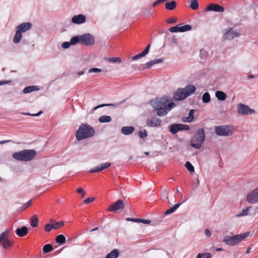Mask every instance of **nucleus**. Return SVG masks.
<instances>
[{"mask_svg": "<svg viewBox=\"0 0 258 258\" xmlns=\"http://www.w3.org/2000/svg\"><path fill=\"white\" fill-rule=\"evenodd\" d=\"M226 32L224 35L225 39L231 40L239 36V34L236 31H233L231 29H226Z\"/></svg>", "mask_w": 258, "mask_h": 258, "instance_id": "a211bd4d", "label": "nucleus"}, {"mask_svg": "<svg viewBox=\"0 0 258 258\" xmlns=\"http://www.w3.org/2000/svg\"><path fill=\"white\" fill-rule=\"evenodd\" d=\"M190 7L194 10H198L199 8V4L197 0H190Z\"/></svg>", "mask_w": 258, "mask_h": 258, "instance_id": "58836bf2", "label": "nucleus"}, {"mask_svg": "<svg viewBox=\"0 0 258 258\" xmlns=\"http://www.w3.org/2000/svg\"><path fill=\"white\" fill-rule=\"evenodd\" d=\"M211 256L209 253H199L196 258H211Z\"/></svg>", "mask_w": 258, "mask_h": 258, "instance_id": "c03bdc74", "label": "nucleus"}, {"mask_svg": "<svg viewBox=\"0 0 258 258\" xmlns=\"http://www.w3.org/2000/svg\"><path fill=\"white\" fill-rule=\"evenodd\" d=\"M80 39L81 43L86 46L92 45L95 42L94 37L89 33L81 35Z\"/></svg>", "mask_w": 258, "mask_h": 258, "instance_id": "6e6552de", "label": "nucleus"}, {"mask_svg": "<svg viewBox=\"0 0 258 258\" xmlns=\"http://www.w3.org/2000/svg\"><path fill=\"white\" fill-rule=\"evenodd\" d=\"M77 191L78 193L81 194V196H82V198L84 197L85 195V192L84 191V190H83V189L82 188H81V187L78 188L77 189Z\"/></svg>", "mask_w": 258, "mask_h": 258, "instance_id": "bf43d9fd", "label": "nucleus"}, {"mask_svg": "<svg viewBox=\"0 0 258 258\" xmlns=\"http://www.w3.org/2000/svg\"><path fill=\"white\" fill-rule=\"evenodd\" d=\"M150 44H149L146 47V48L141 52V53L142 54V55L144 56H145L147 54H148V53L149 52V49H150Z\"/></svg>", "mask_w": 258, "mask_h": 258, "instance_id": "4d7b16f0", "label": "nucleus"}, {"mask_svg": "<svg viewBox=\"0 0 258 258\" xmlns=\"http://www.w3.org/2000/svg\"><path fill=\"white\" fill-rule=\"evenodd\" d=\"M39 88L36 86H28L25 88L23 91L25 94L29 93L34 91H38Z\"/></svg>", "mask_w": 258, "mask_h": 258, "instance_id": "bb28decb", "label": "nucleus"}, {"mask_svg": "<svg viewBox=\"0 0 258 258\" xmlns=\"http://www.w3.org/2000/svg\"><path fill=\"white\" fill-rule=\"evenodd\" d=\"M111 116L108 115H102L99 118V121L101 123L109 122L111 121Z\"/></svg>", "mask_w": 258, "mask_h": 258, "instance_id": "c756f323", "label": "nucleus"}, {"mask_svg": "<svg viewBox=\"0 0 258 258\" xmlns=\"http://www.w3.org/2000/svg\"><path fill=\"white\" fill-rule=\"evenodd\" d=\"M94 200H95V198H87V199H85L84 201V203H85L86 204H89L90 203L93 202L94 201Z\"/></svg>", "mask_w": 258, "mask_h": 258, "instance_id": "680f3d73", "label": "nucleus"}, {"mask_svg": "<svg viewBox=\"0 0 258 258\" xmlns=\"http://www.w3.org/2000/svg\"><path fill=\"white\" fill-rule=\"evenodd\" d=\"M211 97L208 92H205L202 96V101L204 103H207L210 101Z\"/></svg>", "mask_w": 258, "mask_h": 258, "instance_id": "4c0bfd02", "label": "nucleus"}, {"mask_svg": "<svg viewBox=\"0 0 258 258\" xmlns=\"http://www.w3.org/2000/svg\"><path fill=\"white\" fill-rule=\"evenodd\" d=\"M163 61H164V59L162 58L152 60L150 61L147 62L146 63V68H145L149 69V68H151L154 64L162 62Z\"/></svg>", "mask_w": 258, "mask_h": 258, "instance_id": "aec40b11", "label": "nucleus"}, {"mask_svg": "<svg viewBox=\"0 0 258 258\" xmlns=\"http://www.w3.org/2000/svg\"><path fill=\"white\" fill-rule=\"evenodd\" d=\"M196 89V87L192 85H187L184 88L178 89L174 93L173 98L177 101L184 99L191 95Z\"/></svg>", "mask_w": 258, "mask_h": 258, "instance_id": "7ed1b4c3", "label": "nucleus"}, {"mask_svg": "<svg viewBox=\"0 0 258 258\" xmlns=\"http://www.w3.org/2000/svg\"><path fill=\"white\" fill-rule=\"evenodd\" d=\"M11 82V81H0V85H3Z\"/></svg>", "mask_w": 258, "mask_h": 258, "instance_id": "338daca9", "label": "nucleus"}, {"mask_svg": "<svg viewBox=\"0 0 258 258\" xmlns=\"http://www.w3.org/2000/svg\"><path fill=\"white\" fill-rule=\"evenodd\" d=\"M151 220L141 219V223H142L144 224H149L151 223Z\"/></svg>", "mask_w": 258, "mask_h": 258, "instance_id": "0e129e2a", "label": "nucleus"}, {"mask_svg": "<svg viewBox=\"0 0 258 258\" xmlns=\"http://www.w3.org/2000/svg\"><path fill=\"white\" fill-rule=\"evenodd\" d=\"M216 134L220 136H230L233 134V127L230 125H220L215 127Z\"/></svg>", "mask_w": 258, "mask_h": 258, "instance_id": "423d86ee", "label": "nucleus"}, {"mask_svg": "<svg viewBox=\"0 0 258 258\" xmlns=\"http://www.w3.org/2000/svg\"><path fill=\"white\" fill-rule=\"evenodd\" d=\"M124 203L121 200H118L116 202L111 205L107 210L110 212H116L118 210H122L124 207Z\"/></svg>", "mask_w": 258, "mask_h": 258, "instance_id": "9b49d317", "label": "nucleus"}, {"mask_svg": "<svg viewBox=\"0 0 258 258\" xmlns=\"http://www.w3.org/2000/svg\"><path fill=\"white\" fill-rule=\"evenodd\" d=\"M32 26V25L31 23L25 22L19 25L17 27L16 29L21 33H23L30 30Z\"/></svg>", "mask_w": 258, "mask_h": 258, "instance_id": "2eb2a0df", "label": "nucleus"}, {"mask_svg": "<svg viewBox=\"0 0 258 258\" xmlns=\"http://www.w3.org/2000/svg\"><path fill=\"white\" fill-rule=\"evenodd\" d=\"M205 233V235L208 237H209L211 236V233L209 229H206Z\"/></svg>", "mask_w": 258, "mask_h": 258, "instance_id": "69168bd1", "label": "nucleus"}, {"mask_svg": "<svg viewBox=\"0 0 258 258\" xmlns=\"http://www.w3.org/2000/svg\"><path fill=\"white\" fill-rule=\"evenodd\" d=\"M180 123H175L171 125L169 127L170 132L175 135L178 131H180Z\"/></svg>", "mask_w": 258, "mask_h": 258, "instance_id": "5701e85b", "label": "nucleus"}, {"mask_svg": "<svg viewBox=\"0 0 258 258\" xmlns=\"http://www.w3.org/2000/svg\"><path fill=\"white\" fill-rule=\"evenodd\" d=\"M106 59L108 62L111 63H120L122 61L121 58L119 57H109L107 58Z\"/></svg>", "mask_w": 258, "mask_h": 258, "instance_id": "e433bc0d", "label": "nucleus"}, {"mask_svg": "<svg viewBox=\"0 0 258 258\" xmlns=\"http://www.w3.org/2000/svg\"><path fill=\"white\" fill-rule=\"evenodd\" d=\"M72 45L71 42H64L62 43L61 46L65 49L68 48Z\"/></svg>", "mask_w": 258, "mask_h": 258, "instance_id": "864d4df0", "label": "nucleus"}, {"mask_svg": "<svg viewBox=\"0 0 258 258\" xmlns=\"http://www.w3.org/2000/svg\"><path fill=\"white\" fill-rule=\"evenodd\" d=\"M154 11L151 8H147L143 10V15L145 17H149L152 16Z\"/></svg>", "mask_w": 258, "mask_h": 258, "instance_id": "2f4dec72", "label": "nucleus"}, {"mask_svg": "<svg viewBox=\"0 0 258 258\" xmlns=\"http://www.w3.org/2000/svg\"><path fill=\"white\" fill-rule=\"evenodd\" d=\"M10 232L11 230L7 229L0 235V243L5 249L11 247L13 245V242L9 239Z\"/></svg>", "mask_w": 258, "mask_h": 258, "instance_id": "0eeeda50", "label": "nucleus"}, {"mask_svg": "<svg viewBox=\"0 0 258 258\" xmlns=\"http://www.w3.org/2000/svg\"><path fill=\"white\" fill-rule=\"evenodd\" d=\"M251 208V207H249L248 208H246V209H243L241 211V212H240V213H239L238 214H237L236 215V216L237 217H242V216H246L248 215V212L249 211V210Z\"/></svg>", "mask_w": 258, "mask_h": 258, "instance_id": "ea45409f", "label": "nucleus"}, {"mask_svg": "<svg viewBox=\"0 0 258 258\" xmlns=\"http://www.w3.org/2000/svg\"><path fill=\"white\" fill-rule=\"evenodd\" d=\"M86 21V17L82 14H79L73 16L72 18V22L76 24H81Z\"/></svg>", "mask_w": 258, "mask_h": 258, "instance_id": "4468645a", "label": "nucleus"}, {"mask_svg": "<svg viewBox=\"0 0 258 258\" xmlns=\"http://www.w3.org/2000/svg\"><path fill=\"white\" fill-rule=\"evenodd\" d=\"M180 127V131H182V130H186V131H187L189 129V127L188 125H186V124H180V125H179Z\"/></svg>", "mask_w": 258, "mask_h": 258, "instance_id": "13d9d810", "label": "nucleus"}, {"mask_svg": "<svg viewBox=\"0 0 258 258\" xmlns=\"http://www.w3.org/2000/svg\"><path fill=\"white\" fill-rule=\"evenodd\" d=\"M101 71H102L100 69L94 68H91V69H89L88 71V72H89V73H98L101 72Z\"/></svg>", "mask_w": 258, "mask_h": 258, "instance_id": "8fccbe9b", "label": "nucleus"}, {"mask_svg": "<svg viewBox=\"0 0 258 258\" xmlns=\"http://www.w3.org/2000/svg\"><path fill=\"white\" fill-rule=\"evenodd\" d=\"M185 166L186 168V169L190 172H195V168L192 166V165L190 163V162H189V161L186 162V163L185 164Z\"/></svg>", "mask_w": 258, "mask_h": 258, "instance_id": "a19ab883", "label": "nucleus"}, {"mask_svg": "<svg viewBox=\"0 0 258 258\" xmlns=\"http://www.w3.org/2000/svg\"><path fill=\"white\" fill-rule=\"evenodd\" d=\"M161 198L163 200H166L168 199V192L165 191L162 194Z\"/></svg>", "mask_w": 258, "mask_h": 258, "instance_id": "5fc2aeb1", "label": "nucleus"}, {"mask_svg": "<svg viewBox=\"0 0 258 258\" xmlns=\"http://www.w3.org/2000/svg\"><path fill=\"white\" fill-rule=\"evenodd\" d=\"M55 241L57 243L62 244L66 242V239L64 235L60 234L56 236Z\"/></svg>", "mask_w": 258, "mask_h": 258, "instance_id": "72a5a7b5", "label": "nucleus"}, {"mask_svg": "<svg viewBox=\"0 0 258 258\" xmlns=\"http://www.w3.org/2000/svg\"><path fill=\"white\" fill-rule=\"evenodd\" d=\"M38 225V218L37 215H33L31 218V226L32 227H36Z\"/></svg>", "mask_w": 258, "mask_h": 258, "instance_id": "7c9ffc66", "label": "nucleus"}, {"mask_svg": "<svg viewBox=\"0 0 258 258\" xmlns=\"http://www.w3.org/2000/svg\"><path fill=\"white\" fill-rule=\"evenodd\" d=\"M177 20V19L174 17H171L166 20V22L169 24H172L175 23Z\"/></svg>", "mask_w": 258, "mask_h": 258, "instance_id": "603ef678", "label": "nucleus"}, {"mask_svg": "<svg viewBox=\"0 0 258 258\" xmlns=\"http://www.w3.org/2000/svg\"><path fill=\"white\" fill-rule=\"evenodd\" d=\"M36 155V152L33 150H24L23 161H30L34 158Z\"/></svg>", "mask_w": 258, "mask_h": 258, "instance_id": "ddd939ff", "label": "nucleus"}, {"mask_svg": "<svg viewBox=\"0 0 258 258\" xmlns=\"http://www.w3.org/2000/svg\"><path fill=\"white\" fill-rule=\"evenodd\" d=\"M237 111L238 113L242 115L251 114L254 112V111L250 109L249 106L242 103L237 105Z\"/></svg>", "mask_w": 258, "mask_h": 258, "instance_id": "1a4fd4ad", "label": "nucleus"}, {"mask_svg": "<svg viewBox=\"0 0 258 258\" xmlns=\"http://www.w3.org/2000/svg\"><path fill=\"white\" fill-rule=\"evenodd\" d=\"M250 235V232H247L244 233L236 235L228 236L226 235L224 237L223 241L227 245L234 246L242 241Z\"/></svg>", "mask_w": 258, "mask_h": 258, "instance_id": "20e7f679", "label": "nucleus"}, {"mask_svg": "<svg viewBox=\"0 0 258 258\" xmlns=\"http://www.w3.org/2000/svg\"><path fill=\"white\" fill-rule=\"evenodd\" d=\"M111 165V163L109 162H106L101 164L100 166H96L94 167V168L91 169L89 170V172L90 173H95V172H98L102 170H103L109 167H110Z\"/></svg>", "mask_w": 258, "mask_h": 258, "instance_id": "dca6fc26", "label": "nucleus"}, {"mask_svg": "<svg viewBox=\"0 0 258 258\" xmlns=\"http://www.w3.org/2000/svg\"><path fill=\"white\" fill-rule=\"evenodd\" d=\"M16 233L19 236L23 237L28 233V229L26 226H23L21 228H17Z\"/></svg>", "mask_w": 258, "mask_h": 258, "instance_id": "6ab92c4d", "label": "nucleus"}, {"mask_svg": "<svg viewBox=\"0 0 258 258\" xmlns=\"http://www.w3.org/2000/svg\"><path fill=\"white\" fill-rule=\"evenodd\" d=\"M215 96L218 100L221 101H224L226 98V94L221 91H217L215 93Z\"/></svg>", "mask_w": 258, "mask_h": 258, "instance_id": "a878e982", "label": "nucleus"}, {"mask_svg": "<svg viewBox=\"0 0 258 258\" xmlns=\"http://www.w3.org/2000/svg\"><path fill=\"white\" fill-rule=\"evenodd\" d=\"M191 30V26L189 25L186 24L183 26H181L179 24V30L180 32H184Z\"/></svg>", "mask_w": 258, "mask_h": 258, "instance_id": "f704fd0d", "label": "nucleus"}, {"mask_svg": "<svg viewBox=\"0 0 258 258\" xmlns=\"http://www.w3.org/2000/svg\"><path fill=\"white\" fill-rule=\"evenodd\" d=\"M32 203V201L31 200H29V201H28L25 205H23V207H22V210H25L26 209H27L28 207H29L31 204Z\"/></svg>", "mask_w": 258, "mask_h": 258, "instance_id": "052dcab7", "label": "nucleus"}, {"mask_svg": "<svg viewBox=\"0 0 258 258\" xmlns=\"http://www.w3.org/2000/svg\"><path fill=\"white\" fill-rule=\"evenodd\" d=\"M52 229H53V224H47L45 226V230L47 232H49Z\"/></svg>", "mask_w": 258, "mask_h": 258, "instance_id": "09e8293b", "label": "nucleus"}, {"mask_svg": "<svg viewBox=\"0 0 258 258\" xmlns=\"http://www.w3.org/2000/svg\"><path fill=\"white\" fill-rule=\"evenodd\" d=\"M205 140V132L203 128H200L191 139L190 145L195 149H199Z\"/></svg>", "mask_w": 258, "mask_h": 258, "instance_id": "39448f33", "label": "nucleus"}, {"mask_svg": "<svg viewBox=\"0 0 258 258\" xmlns=\"http://www.w3.org/2000/svg\"><path fill=\"white\" fill-rule=\"evenodd\" d=\"M169 31L171 32H180L179 25L170 28Z\"/></svg>", "mask_w": 258, "mask_h": 258, "instance_id": "49530a36", "label": "nucleus"}, {"mask_svg": "<svg viewBox=\"0 0 258 258\" xmlns=\"http://www.w3.org/2000/svg\"><path fill=\"white\" fill-rule=\"evenodd\" d=\"M194 113H195V110L194 109H191L189 111L188 116L186 117H183L182 118V121L184 122H191L192 121V120L194 119Z\"/></svg>", "mask_w": 258, "mask_h": 258, "instance_id": "4be33fe9", "label": "nucleus"}, {"mask_svg": "<svg viewBox=\"0 0 258 258\" xmlns=\"http://www.w3.org/2000/svg\"><path fill=\"white\" fill-rule=\"evenodd\" d=\"M119 255V250L117 249H114L106 256V258H117Z\"/></svg>", "mask_w": 258, "mask_h": 258, "instance_id": "393cba45", "label": "nucleus"}, {"mask_svg": "<svg viewBox=\"0 0 258 258\" xmlns=\"http://www.w3.org/2000/svg\"><path fill=\"white\" fill-rule=\"evenodd\" d=\"M23 154L24 150L13 153L12 156L16 160L19 161H23Z\"/></svg>", "mask_w": 258, "mask_h": 258, "instance_id": "b1692460", "label": "nucleus"}, {"mask_svg": "<svg viewBox=\"0 0 258 258\" xmlns=\"http://www.w3.org/2000/svg\"><path fill=\"white\" fill-rule=\"evenodd\" d=\"M64 225V223L62 221H58L53 224V229H57L62 227Z\"/></svg>", "mask_w": 258, "mask_h": 258, "instance_id": "a18cd8bd", "label": "nucleus"}, {"mask_svg": "<svg viewBox=\"0 0 258 258\" xmlns=\"http://www.w3.org/2000/svg\"><path fill=\"white\" fill-rule=\"evenodd\" d=\"M200 55H201V56L203 57L204 58H206L207 57V56L208 55V52L204 50H201Z\"/></svg>", "mask_w": 258, "mask_h": 258, "instance_id": "6e6d98bb", "label": "nucleus"}, {"mask_svg": "<svg viewBox=\"0 0 258 258\" xmlns=\"http://www.w3.org/2000/svg\"><path fill=\"white\" fill-rule=\"evenodd\" d=\"M161 120L157 117H152L147 120L146 124L151 127H159L161 125Z\"/></svg>", "mask_w": 258, "mask_h": 258, "instance_id": "f8f14e48", "label": "nucleus"}, {"mask_svg": "<svg viewBox=\"0 0 258 258\" xmlns=\"http://www.w3.org/2000/svg\"><path fill=\"white\" fill-rule=\"evenodd\" d=\"M53 249L52 246L50 244H46L43 247V250L44 253H47L51 251Z\"/></svg>", "mask_w": 258, "mask_h": 258, "instance_id": "79ce46f5", "label": "nucleus"}, {"mask_svg": "<svg viewBox=\"0 0 258 258\" xmlns=\"http://www.w3.org/2000/svg\"><path fill=\"white\" fill-rule=\"evenodd\" d=\"M246 200L247 202L252 204L258 202V186L247 194Z\"/></svg>", "mask_w": 258, "mask_h": 258, "instance_id": "9d476101", "label": "nucleus"}, {"mask_svg": "<svg viewBox=\"0 0 258 258\" xmlns=\"http://www.w3.org/2000/svg\"><path fill=\"white\" fill-rule=\"evenodd\" d=\"M116 106V105L113 104H100V105H99L96 106L95 108H94L93 110H96L98 108H99L100 107H102L104 106Z\"/></svg>", "mask_w": 258, "mask_h": 258, "instance_id": "de8ad7c7", "label": "nucleus"}, {"mask_svg": "<svg viewBox=\"0 0 258 258\" xmlns=\"http://www.w3.org/2000/svg\"><path fill=\"white\" fill-rule=\"evenodd\" d=\"M135 128L133 126H123L121 128V133L125 135H128L133 133Z\"/></svg>", "mask_w": 258, "mask_h": 258, "instance_id": "412c9836", "label": "nucleus"}, {"mask_svg": "<svg viewBox=\"0 0 258 258\" xmlns=\"http://www.w3.org/2000/svg\"><path fill=\"white\" fill-rule=\"evenodd\" d=\"M176 7V3L175 1H171V2H167L165 4V8L169 11L174 10Z\"/></svg>", "mask_w": 258, "mask_h": 258, "instance_id": "cd10ccee", "label": "nucleus"}, {"mask_svg": "<svg viewBox=\"0 0 258 258\" xmlns=\"http://www.w3.org/2000/svg\"><path fill=\"white\" fill-rule=\"evenodd\" d=\"M81 35H77L74 37H73L70 40V42L72 45H76L78 43H81Z\"/></svg>", "mask_w": 258, "mask_h": 258, "instance_id": "c9c22d12", "label": "nucleus"}, {"mask_svg": "<svg viewBox=\"0 0 258 258\" xmlns=\"http://www.w3.org/2000/svg\"><path fill=\"white\" fill-rule=\"evenodd\" d=\"M42 113V111H39L37 113H23V114L32 116H37Z\"/></svg>", "mask_w": 258, "mask_h": 258, "instance_id": "3c124183", "label": "nucleus"}, {"mask_svg": "<svg viewBox=\"0 0 258 258\" xmlns=\"http://www.w3.org/2000/svg\"><path fill=\"white\" fill-rule=\"evenodd\" d=\"M148 136L147 132L145 130H141L139 132V137L141 139H144Z\"/></svg>", "mask_w": 258, "mask_h": 258, "instance_id": "37998d69", "label": "nucleus"}, {"mask_svg": "<svg viewBox=\"0 0 258 258\" xmlns=\"http://www.w3.org/2000/svg\"><path fill=\"white\" fill-rule=\"evenodd\" d=\"M95 135L94 129L88 124H82L79 126L76 133V138L78 141L90 138Z\"/></svg>", "mask_w": 258, "mask_h": 258, "instance_id": "f03ea898", "label": "nucleus"}, {"mask_svg": "<svg viewBox=\"0 0 258 258\" xmlns=\"http://www.w3.org/2000/svg\"><path fill=\"white\" fill-rule=\"evenodd\" d=\"M22 37V33L16 29V34L13 39V42L15 43H18L21 41Z\"/></svg>", "mask_w": 258, "mask_h": 258, "instance_id": "c85d7f7f", "label": "nucleus"}, {"mask_svg": "<svg viewBox=\"0 0 258 258\" xmlns=\"http://www.w3.org/2000/svg\"><path fill=\"white\" fill-rule=\"evenodd\" d=\"M183 203V202H182V203ZM181 204H182V203H177V204H175L174 206H173L169 209L166 211L165 212V214L168 215V214H169L170 213L174 212L181 205Z\"/></svg>", "mask_w": 258, "mask_h": 258, "instance_id": "473e14b6", "label": "nucleus"}, {"mask_svg": "<svg viewBox=\"0 0 258 258\" xmlns=\"http://www.w3.org/2000/svg\"><path fill=\"white\" fill-rule=\"evenodd\" d=\"M143 56H144L142 55V54L141 52L140 53H139V54H137L136 55L132 57V59L133 60H136V59H137L141 57H143Z\"/></svg>", "mask_w": 258, "mask_h": 258, "instance_id": "e2e57ef3", "label": "nucleus"}, {"mask_svg": "<svg viewBox=\"0 0 258 258\" xmlns=\"http://www.w3.org/2000/svg\"><path fill=\"white\" fill-rule=\"evenodd\" d=\"M161 2H162V0H158L157 1H156L155 2H154V3L153 4V7H155L157 5H158V4H159Z\"/></svg>", "mask_w": 258, "mask_h": 258, "instance_id": "774afa93", "label": "nucleus"}, {"mask_svg": "<svg viewBox=\"0 0 258 258\" xmlns=\"http://www.w3.org/2000/svg\"><path fill=\"white\" fill-rule=\"evenodd\" d=\"M207 11H213L216 12H222L224 11L223 7L216 4H210L206 8Z\"/></svg>", "mask_w": 258, "mask_h": 258, "instance_id": "f3484780", "label": "nucleus"}, {"mask_svg": "<svg viewBox=\"0 0 258 258\" xmlns=\"http://www.w3.org/2000/svg\"><path fill=\"white\" fill-rule=\"evenodd\" d=\"M152 105L159 116L166 115L168 111L175 106V103L173 102L169 103L166 98H162L153 102Z\"/></svg>", "mask_w": 258, "mask_h": 258, "instance_id": "f257e3e1", "label": "nucleus"}]
</instances>
